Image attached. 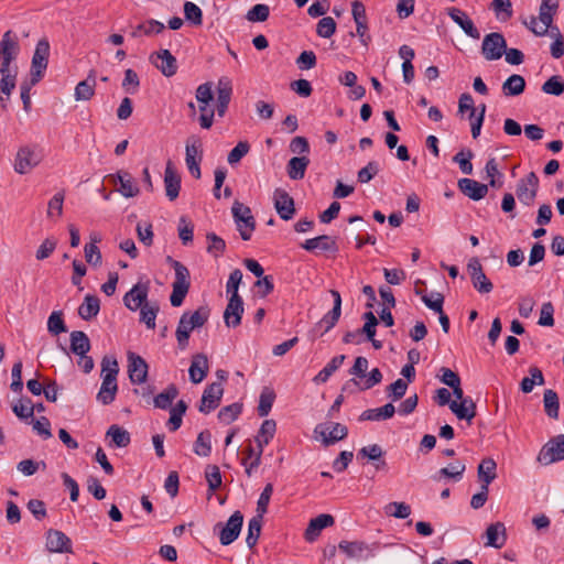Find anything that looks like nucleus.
Segmentation results:
<instances>
[{
  "instance_id": "f257e3e1",
  "label": "nucleus",
  "mask_w": 564,
  "mask_h": 564,
  "mask_svg": "<svg viewBox=\"0 0 564 564\" xmlns=\"http://www.w3.org/2000/svg\"><path fill=\"white\" fill-rule=\"evenodd\" d=\"M166 262L174 269L175 276L172 283V294L170 296L171 305L178 307L184 302L191 286V274L188 269L172 257H166Z\"/></svg>"
},
{
  "instance_id": "f03ea898",
  "label": "nucleus",
  "mask_w": 564,
  "mask_h": 564,
  "mask_svg": "<svg viewBox=\"0 0 564 564\" xmlns=\"http://www.w3.org/2000/svg\"><path fill=\"white\" fill-rule=\"evenodd\" d=\"M232 217L242 240H249L256 228L251 209L236 200L231 207Z\"/></svg>"
},
{
  "instance_id": "7ed1b4c3",
  "label": "nucleus",
  "mask_w": 564,
  "mask_h": 564,
  "mask_svg": "<svg viewBox=\"0 0 564 564\" xmlns=\"http://www.w3.org/2000/svg\"><path fill=\"white\" fill-rule=\"evenodd\" d=\"M203 160L202 141L196 135H191L186 140L185 145V163L188 172L193 177L199 180L202 176L200 163Z\"/></svg>"
},
{
  "instance_id": "20e7f679",
  "label": "nucleus",
  "mask_w": 564,
  "mask_h": 564,
  "mask_svg": "<svg viewBox=\"0 0 564 564\" xmlns=\"http://www.w3.org/2000/svg\"><path fill=\"white\" fill-rule=\"evenodd\" d=\"M19 54V43L11 31H7L0 41V74H12L10 64Z\"/></svg>"
},
{
  "instance_id": "39448f33",
  "label": "nucleus",
  "mask_w": 564,
  "mask_h": 564,
  "mask_svg": "<svg viewBox=\"0 0 564 564\" xmlns=\"http://www.w3.org/2000/svg\"><path fill=\"white\" fill-rule=\"evenodd\" d=\"M50 44L46 40L37 42L31 63V85L37 84L47 67Z\"/></svg>"
},
{
  "instance_id": "423d86ee",
  "label": "nucleus",
  "mask_w": 564,
  "mask_h": 564,
  "mask_svg": "<svg viewBox=\"0 0 564 564\" xmlns=\"http://www.w3.org/2000/svg\"><path fill=\"white\" fill-rule=\"evenodd\" d=\"M507 48L506 39L501 33L492 32L484 37L481 53L487 61H497L502 57Z\"/></svg>"
},
{
  "instance_id": "0eeeda50",
  "label": "nucleus",
  "mask_w": 564,
  "mask_h": 564,
  "mask_svg": "<svg viewBox=\"0 0 564 564\" xmlns=\"http://www.w3.org/2000/svg\"><path fill=\"white\" fill-rule=\"evenodd\" d=\"M467 270L470 275L473 286L480 294H488L492 291L494 284L485 274L482 265L478 258L469 259L467 263Z\"/></svg>"
},
{
  "instance_id": "6e6552de",
  "label": "nucleus",
  "mask_w": 564,
  "mask_h": 564,
  "mask_svg": "<svg viewBox=\"0 0 564 564\" xmlns=\"http://www.w3.org/2000/svg\"><path fill=\"white\" fill-rule=\"evenodd\" d=\"M538 460L543 465L564 460V435L550 440L540 451Z\"/></svg>"
},
{
  "instance_id": "1a4fd4ad",
  "label": "nucleus",
  "mask_w": 564,
  "mask_h": 564,
  "mask_svg": "<svg viewBox=\"0 0 564 564\" xmlns=\"http://www.w3.org/2000/svg\"><path fill=\"white\" fill-rule=\"evenodd\" d=\"M538 188L539 178L534 172H530L525 177L519 180L516 194L522 204L530 206L536 197Z\"/></svg>"
},
{
  "instance_id": "9d476101",
  "label": "nucleus",
  "mask_w": 564,
  "mask_h": 564,
  "mask_svg": "<svg viewBox=\"0 0 564 564\" xmlns=\"http://www.w3.org/2000/svg\"><path fill=\"white\" fill-rule=\"evenodd\" d=\"M314 432L322 437V442L325 446L344 440L348 434V430L345 425L334 422L318 424Z\"/></svg>"
},
{
  "instance_id": "9b49d317",
  "label": "nucleus",
  "mask_w": 564,
  "mask_h": 564,
  "mask_svg": "<svg viewBox=\"0 0 564 564\" xmlns=\"http://www.w3.org/2000/svg\"><path fill=\"white\" fill-rule=\"evenodd\" d=\"M351 13L356 23V34L361 44L367 46L371 36L368 33L366 8L360 1L356 0L351 3Z\"/></svg>"
},
{
  "instance_id": "f8f14e48",
  "label": "nucleus",
  "mask_w": 564,
  "mask_h": 564,
  "mask_svg": "<svg viewBox=\"0 0 564 564\" xmlns=\"http://www.w3.org/2000/svg\"><path fill=\"white\" fill-rule=\"evenodd\" d=\"M243 523V516L240 511H235L221 528L219 533V541L223 545L231 544L241 531Z\"/></svg>"
},
{
  "instance_id": "ddd939ff",
  "label": "nucleus",
  "mask_w": 564,
  "mask_h": 564,
  "mask_svg": "<svg viewBox=\"0 0 564 564\" xmlns=\"http://www.w3.org/2000/svg\"><path fill=\"white\" fill-rule=\"evenodd\" d=\"M224 389L220 382H213L203 392L199 412L209 413L220 404Z\"/></svg>"
},
{
  "instance_id": "4468645a",
  "label": "nucleus",
  "mask_w": 564,
  "mask_h": 564,
  "mask_svg": "<svg viewBox=\"0 0 564 564\" xmlns=\"http://www.w3.org/2000/svg\"><path fill=\"white\" fill-rule=\"evenodd\" d=\"M128 373L132 383L141 384L148 378V364L139 355L134 352L128 354Z\"/></svg>"
},
{
  "instance_id": "2eb2a0df",
  "label": "nucleus",
  "mask_w": 564,
  "mask_h": 564,
  "mask_svg": "<svg viewBox=\"0 0 564 564\" xmlns=\"http://www.w3.org/2000/svg\"><path fill=\"white\" fill-rule=\"evenodd\" d=\"M41 159L35 150L29 147L21 148L15 156L14 171L19 174L30 172L40 163Z\"/></svg>"
},
{
  "instance_id": "dca6fc26",
  "label": "nucleus",
  "mask_w": 564,
  "mask_h": 564,
  "mask_svg": "<svg viewBox=\"0 0 564 564\" xmlns=\"http://www.w3.org/2000/svg\"><path fill=\"white\" fill-rule=\"evenodd\" d=\"M46 549L51 553H72V541L64 532L50 529L46 532Z\"/></svg>"
},
{
  "instance_id": "f3484780",
  "label": "nucleus",
  "mask_w": 564,
  "mask_h": 564,
  "mask_svg": "<svg viewBox=\"0 0 564 564\" xmlns=\"http://www.w3.org/2000/svg\"><path fill=\"white\" fill-rule=\"evenodd\" d=\"M149 284L137 283L123 296V304L130 311H137L148 303Z\"/></svg>"
},
{
  "instance_id": "a211bd4d",
  "label": "nucleus",
  "mask_w": 564,
  "mask_h": 564,
  "mask_svg": "<svg viewBox=\"0 0 564 564\" xmlns=\"http://www.w3.org/2000/svg\"><path fill=\"white\" fill-rule=\"evenodd\" d=\"M274 207L283 220H290L294 214V200L289 193L282 188H276L273 194Z\"/></svg>"
},
{
  "instance_id": "6ab92c4d",
  "label": "nucleus",
  "mask_w": 564,
  "mask_h": 564,
  "mask_svg": "<svg viewBox=\"0 0 564 564\" xmlns=\"http://www.w3.org/2000/svg\"><path fill=\"white\" fill-rule=\"evenodd\" d=\"M301 247L308 252L324 251V252H337L338 246L336 238L322 235L315 238L306 239Z\"/></svg>"
},
{
  "instance_id": "aec40b11",
  "label": "nucleus",
  "mask_w": 564,
  "mask_h": 564,
  "mask_svg": "<svg viewBox=\"0 0 564 564\" xmlns=\"http://www.w3.org/2000/svg\"><path fill=\"white\" fill-rule=\"evenodd\" d=\"M447 14L449 18L462 28V30L471 39L479 40L480 32L474 25V22L469 19V17L463 10L452 7L447 9Z\"/></svg>"
},
{
  "instance_id": "412c9836",
  "label": "nucleus",
  "mask_w": 564,
  "mask_h": 564,
  "mask_svg": "<svg viewBox=\"0 0 564 564\" xmlns=\"http://www.w3.org/2000/svg\"><path fill=\"white\" fill-rule=\"evenodd\" d=\"M243 314V301L241 297H229L228 304L224 312V321L228 327H237L241 323Z\"/></svg>"
},
{
  "instance_id": "4be33fe9",
  "label": "nucleus",
  "mask_w": 564,
  "mask_h": 564,
  "mask_svg": "<svg viewBox=\"0 0 564 564\" xmlns=\"http://www.w3.org/2000/svg\"><path fill=\"white\" fill-rule=\"evenodd\" d=\"M152 63L162 74L166 77H171L177 72L176 58L171 54L169 50H162L152 56Z\"/></svg>"
},
{
  "instance_id": "5701e85b",
  "label": "nucleus",
  "mask_w": 564,
  "mask_h": 564,
  "mask_svg": "<svg viewBox=\"0 0 564 564\" xmlns=\"http://www.w3.org/2000/svg\"><path fill=\"white\" fill-rule=\"evenodd\" d=\"M458 188L473 200H480L488 193V185L471 178H460L458 181Z\"/></svg>"
},
{
  "instance_id": "b1692460",
  "label": "nucleus",
  "mask_w": 564,
  "mask_h": 564,
  "mask_svg": "<svg viewBox=\"0 0 564 564\" xmlns=\"http://www.w3.org/2000/svg\"><path fill=\"white\" fill-rule=\"evenodd\" d=\"M333 524H334V518L330 514L323 513V514H319V516L313 518L310 521V523L305 530L306 541H308V542L315 541L319 536L321 531L323 529L330 527Z\"/></svg>"
},
{
  "instance_id": "393cba45",
  "label": "nucleus",
  "mask_w": 564,
  "mask_h": 564,
  "mask_svg": "<svg viewBox=\"0 0 564 564\" xmlns=\"http://www.w3.org/2000/svg\"><path fill=\"white\" fill-rule=\"evenodd\" d=\"M208 359L204 354H196L193 356L188 373L193 383L202 382L208 373Z\"/></svg>"
},
{
  "instance_id": "a878e982",
  "label": "nucleus",
  "mask_w": 564,
  "mask_h": 564,
  "mask_svg": "<svg viewBox=\"0 0 564 564\" xmlns=\"http://www.w3.org/2000/svg\"><path fill=\"white\" fill-rule=\"evenodd\" d=\"M330 294L334 299V306L319 322L318 326L324 327V333L330 330L338 322L341 314V297L338 291L332 290Z\"/></svg>"
},
{
  "instance_id": "bb28decb",
  "label": "nucleus",
  "mask_w": 564,
  "mask_h": 564,
  "mask_svg": "<svg viewBox=\"0 0 564 564\" xmlns=\"http://www.w3.org/2000/svg\"><path fill=\"white\" fill-rule=\"evenodd\" d=\"M164 186L165 194L170 200H174L178 197L181 189V177L174 171L172 163L167 162L165 172H164Z\"/></svg>"
},
{
  "instance_id": "cd10ccee",
  "label": "nucleus",
  "mask_w": 564,
  "mask_h": 564,
  "mask_svg": "<svg viewBox=\"0 0 564 564\" xmlns=\"http://www.w3.org/2000/svg\"><path fill=\"white\" fill-rule=\"evenodd\" d=\"M232 88L229 79L220 78L217 86L216 110L219 117H223L231 99Z\"/></svg>"
},
{
  "instance_id": "c85d7f7f",
  "label": "nucleus",
  "mask_w": 564,
  "mask_h": 564,
  "mask_svg": "<svg viewBox=\"0 0 564 564\" xmlns=\"http://www.w3.org/2000/svg\"><path fill=\"white\" fill-rule=\"evenodd\" d=\"M449 409L459 420H467L470 422L476 416V404L471 398L467 397L462 402L452 401Z\"/></svg>"
},
{
  "instance_id": "c756f323",
  "label": "nucleus",
  "mask_w": 564,
  "mask_h": 564,
  "mask_svg": "<svg viewBox=\"0 0 564 564\" xmlns=\"http://www.w3.org/2000/svg\"><path fill=\"white\" fill-rule=\"evenodd\" d=\"M111 178L115 183L119 182L120 186L118 192L122 196L129 198L139 194V187L128 172H118L116 175H111Z\"/></svg>"
},
{
  "instance_id": "7c9ffc66",
  "label": "nucleus",
  "mask_w": 564,
  "mask_h": 564,
  "mask_svg": "<svg viewBox=\"0 0 564 564\" xmlns=\"http://www.w3.org/2000/svg\"><path fill=\"white\" fill-rule=\"evenodd\" d=\"M487 546L500 549L506 542V528L501 522L490 524L486 530Z\"/></svg>"
},
{
  "instance_id": "2f4dec72",
  "label": "nucleus",
  "mask_w": 564,
  "mask_h": 564,
  "mask_svg": "<svg viewBox=\"0 0 564 564\" xmlns=\"http://www.w3.org/2000/svg\"><path fill=\"white\" fill-rule=\"evenodd\" d=\"M395 413V408L392 403H387L381 408L369 409L361 413L360 421H383L391 419Z\"/></svg>"
},
{
  "instance_id": "473e14b6",
  "label": "nucleus",
  "mask_w": 564,
  "mask_h": 564,
  "mask_svg": "<svg viewBox=\"0 0 564 564\" xmlns=\"http://www.w3.org/2000/svg\"><path fill=\"white\" fill-rule=\"evenodd\" d=\"M99 311V299L96 295L87 294L78 307V315L85 321H90L98 315Z\"/></svg>"
},
{
  "instance_id": "72a5a7b5",
  "label": "nucleus",
  "mask_w": 564,
  "mask_h": 564,
  "mask_svg": "<svg viewBox=\"0 0 564 564\" xmlns=\"http://www.w3.org/2000/svg\"><path fill=\"white\" fill-rule=\"evenodd\" d=\"M310 164L307 156H294L286 165L288 176L291 180L299 181L305 176V171Z\"/></svg>"
},
{
  "instance_id": "f704fd0d",
  "label": "nucleus",
  "mask_w": 564,
  "mask_h": 564,
  "mask_svg": "<svg viewBox=\"0 0 564 564\" xmlns=\"http://www.w3.org/2000/svg\"><path fill=\"white\" fill-rule=\"evenodd\" d=\"M497 464L492 458H485L478 465L477 475L481 485L487 487L496 479Z\"/></svg>"
},
{
  "instance_id": "c9c22d12",
  "label": "nucleus",
  "mask_w": 564,
  "mask_h": 564,
  "mask_svg": "<svg viewBox=\"0 0 564 564\" xmlns=\"http://www.w3.org/2000/svg\"><path fill=\"white\" fill-rule=\"evenodd\" d=\"M118 390L117 380L102 378L100 390L97 394V400L108 405L113 402Z\"/></svg>"
},
{
  "instance_id": "e433bc0d",
  "label": "nucleus",
  "mask_w": 564,
  "mask_h": 564,
  "mask_svg": "<svg viewBox=\"0 0 564 564\" xmlns=\"http://www.w3.org/2000/svg\"><path fill=\"white\" fill-rule=\"evenodd\" d=\"M552 22L553 17H551V14L539 12V18L531 17V20L527 25L535 35L542 36L547 33Z\"/></svg>"
},
{
  "instance_id": "4c0bfd02",
  "label": "nucleus",
  "mask_w": 564,
  "mask_h": 564,
  "mask_svg": "<svg viewBox=\"0 0 564 564\" xmlns=\"http://www.w3.org/2000/svg\"><path fill=\"white\" fill-rule=\"evenodd\" d=\"M338 547L347 556L354 558H361L369 552L368 545L361 541H341Z\"/></svg>"
},
{
  "instance_id": "58836bf2",
  "label": "nucleus",
  "mask_w": 564,
  "mask_h": 564,
  "mask_svg": "<svg viewBox=\"0 0 564 564\" xmlns=\"http://www.w3.org/2000/svg\"><path fill=\"white\" fill-rule=\"evenodd\" d=\"M276 431V423L274 420H264L254 438L257 447L264 448L265 445L273 438Z\"/></svg>"
},
{
  "instance_id": "ea45409f",
  "label": "nucleus",
  "mask_w": 564,
  "mask_h": 564,
  "mask_svg": "<svg viewBox=\"0 0 564 564\" xmlns=\"http://www.w3.org/2000/svg\"><path fill=\"white\" fill-rule=\"evenodd\" d=\"M90 349V340L82 330L70 333V350L75 355H85Z\"/></svg>"
},
{
  "instance_id": "a19ab883",
  "label": "nucleus",
  "mask_w": 564,
  "mask_h": 564,
  "mask_svg": "<svg viewBox=\"0 0 564 564\" xmlns=\"http://www.w3.org/2000/svg\"><path fill=\"white\" fill-rule=\"evenodd\" d=\"M345 355H338L330 359V361L313 378L315 384L325 383L330 376L343 365Z\"/></svg>"
},
{
  "instance_id": "79ce46f5",
  "label": "nucleus",
  "mask_w": 564,
  "mask_h": 564,
  "mask_svg": "<svg viewBox=\"0 0 564 564\" xmlns=\"http://www.w3.org/2000/svg\"><path fill=\"white\" fill-rule=\"evenodd\" d=\"M524 88L525 80L518 74L509 76L502 84V93L505 96H519L524 91Z\"/></svg>"
},
{
  "instance_id": "37998d69",
  "label": "nucleus",
  "mask_w": 564,
  "mask_h": 564,
  "mask_svg": "<svg viewBox=\"0 0 564 564\" xmlns=\"http://www.w3.org/2000/svg\"><path fill=\"white\" fill-rule=\"evenodd\" d=\"M195 328L192 327L188 319H186V313H183L175 332L177 345L181 350H184L187 347L189 334Z\"/></svg>"
},
{
  "instance_id": "c03bdc74",
  "label": "nucleus",
  "mask_w": 564,
  "mask_h": 564,
  "mask_svg": "<svg viewBox=\"0 0 564 564\" xmlns=\"http://www.w3.org/2000/svg\"><path fill=\"white\" fill-rule=\"evenodd\" d=\"M95 76L93 72L88 75V78L79 82L75 87V99L76 100H89L95 94Z\"/></svg>"
},
{
  "instance_id": "a18cd8bd",
  "label": "nucleus",
  "mask_w": 564,
  "mask_h": 564,
  "mask_svg": "<svg viewBox=\"0 0 564 564\" xmlns=\"http://www.w3.org/2000/svg\"><path fill=\"white\" fill-rule=\"evenodd\" d=\"M194 453L200 457H208L212 453V434L209 431H203L198 434L194 443Z\"/></svg>"
},
{
  "instance_id": "49530a36",
  "label": "nucleus",
  "mask_w": 564,
  "mask_h": 564,
  "mask_svg": "<svg viewBox=\"0 0 564 564\" xmlns=\"http://www.w3.org/2000/svg\"><path fill=\"white\" fill-rule=\"evenodd\" d=\"M275 392L273 391V389L269 388V387H264L260 393V397H259V404H258V414L260 416H267L271 409H272V405L274 403V400H275Z\"/></svg>"
},
{
  "instance_id": "de8ad7c7",
  "label": "nucleus",
  "mask_w": 564,
  "mask_h": 564,
  "mask_svg": "<svg viewBox=\"0 0 564 564\" xmlns=\"http://www.w3.org/2000/svg\"><path fill=\"white\" fill-rule=\"evenodd\" d=\"M543 403L546 415L551 419H557L560 411L557 393L552 389L545 390L543 395Z\"/></svg>"
},
{
  "instance_id": "09e8293b",
  "label": "nucleus",
  "mask_w": 564,
  "mask_h": 564,
  "mask_svg": "<svg viewBox=\"0 0 564 564\" xmlns=\"http://www.w3.org/2000/svg\"><path fill=\"white\" fill-rule=\"evenodd\" d=\"M140 308V322L144 323L149 329L155 327V318L159 312V305L156 303H145Z\"/></svg>"
},
{
  "instance_id": "8fccbe9b",
  "label": "nucleus",
  "mask_w": 564,
  "mask_h": 564,
  "mask_svg": "<svg viewBox=\"0 0 564 564\" xmlns=\"http://www.w3.org/2000/svg\"><path fill=\"white\" fill-rule=\"evenodd\" d=\"M177 394V388L174 384L169 386L164 391H162L154 398V406L162 410L171 408Z\"/></svg>"
},
{
  "instance_id": "3c124183",
  "label": "nucleus",
  "mask_w": 564,
  "mask_h": 564,
  "mask_svg": "<svg viewBox=\"0 0 564 564\" xmlns=\"http://www.w3.org/2000/svg\"><path fill=\"white\" fill-rule=\"evenodd\" d=\"M107 436L111 437V442L116 447H127L131 441L129 432L116 424L108 429Z\"/></svg>"
},
{
  "instance_id": "603ef678",
  "label": "nucleus",
  "mask_w": 564,
  "mask_h": 564,
  "mask_svg": "<svg viewBox=\"0 0 564 564\" xmlns=\"http://www.w3.org/2000/svg\"><path fill=\"white\" fill-rule=\"evenodd\" d=\"M262 521L263 517L258 514L249 520L246 543L250 549L253 547L259 540L262 528Z\"/></svg>"
},
{
  "instance_id": "864d4df0",
  "label": "nucleus",
  "mask_w": 564,
  "mask_h": 564,
  "mask_svg": "<svg viewBox=\"0 0 564 564\" xmlns=\"http://www.w3.org/2000/svg\"><path fill=\"white\" fill-rule=\"evenodd\" d=\"M0 80V101L2 104V107L6 108L4 101L9 99L11 93L15 88L17 83V72L13 74H4L1 75Z\"/></svg>"
},
{
  "instance_id": "5fc2aeb1",
  "label": "nucleus",
  "mask_w": 564,
  "mask_h": 564,
  "mask_svg": "<svg viewBox=\"0 0 564 564\" xmlns=\"http://www.w3.org/2000/svg\"><path fill=\"white\" fill-rule=\"evenodd\" d=\"M187 404L185 401L180 400L174 408L170 411V420L167 426L172 432L178 430L182 425V416L186 412Z\"/></svg>"
},
{
  "instance_id": "6e6d98bb",
  "label": "nucleus",
  "mask_w": 564,
  "mask_h": 564,
  "mask_svg": "<svg viewBox=\"0 0 564 564\" xmlns=\"http://www.w3.org/2000/svg\"><path fill=\"white\" fill-rule=\"evenodd\" d=\"M186 313V319H188L192 327L200 328L203 327L208 318H209V308L206 306L198 307L195 312H185Z\"/></svg>"
},
{
  "instance_id": "4d7b16f0",
  "label": "nucleus",
  "mask_w": 564,
  "mask_h": 564,
  "mask_svg": "<svg viewBox=\"0 0 564 564\" xmlns=\"http://www.w3.org/2000/svg\"><path fill=\"white\" fill-rule=\"evenodd\" d=\"M473 156L474 153L471 150L463 149L454 155L453 161L459 165V169L464 174L469 175L473 173V164L470 162Z\"/></svg>"
},
{
  "instance_id": "13d9d810",
  "label": "nucleus",
  "mask_w": 564,
  "mask_h": 564,
  "mask_svg": "<svg viewBox=\"0 0 564 564\" xmlns=\"http://www.w3.org/2000/svg\"><path fill=\"white\" fill-rule=\"evenodd\" d=\"M270 15V8L268 4L259 3L248 10L246 19L249 22H264Z\"/></svg>"
},
{
  "instance_id": "bf43d9fd",
  "label": "nucleus",
  "mask_w": 564,
  "mask_h": 564,
  "mask_svg": "<svg viewBox=\"0 0 564 564\" xmlns=\"http://www.w3.org/2000/svg\"><path fill=\"white\" fill-rule=\"evenodd\" d=\"M384 511L397 519H405L411 514V507L405 502L393 501L386 506Z\"/></svg>"
},
{
  "instance_id": "052dcab7",
  "label": "nucleus",
  "mask_w": 564,
  "mask_h": 564,
  "mask_svg": "<svg viewBox=\"0 0 564 564\" xmlns=\"http://www.w3.org/2000/svg\"><path fill=\"white\" fill-rule=\"evenodd\" d=\"M184 15L185 19L194 25H200L203 23L202 9L194 2L186 1L184 3Z\"/></svg>"
},
{
  "instance_id": "680f3d73",
  "label": "nucleus",
  "mask_w": 564,
  "mask_h": 564,
  "mask_svg": "<svg viewBox=\"0 0 564 564\" xmlns=\"http://www.w3.org/2000/svg\"><path fill=\"white\" fill-rule=\"evenodd\" d=\"M47 329L52 335H58L67 330L63 313L61 311L53 312L47 319Z\"/></svg>"
},
{
  "instance_id": "e2e57ef3",
  "label": "nucleus",
  "mask_w": 564,
  "mask_h": 564,
  "mask_svg": "<svg viewBox=\"0 0 564 564\" xmlns=\"http://www.w3.org/2000/svg\"><path fill=\"white\" fill-rule=\"evenodd\" d=\"M241 410L242 405L240 403H232L218 412V419L225 424H230L239 416Z\"/></svg>"
},
{
  "instance_id": "0e129e2a",
  "label": "nucleus",
  "mask_w": 564,
  "mask_h": 564,
  "mask_svg": "<svg viewBox=\"0 0 564 564\" xmlns=\"http://www.w3.org/2000/svg\"><path fill=\"white\" fill-rule=\"evenodd\" d=\"M542 91L547 95L560 96L564 93V82L560 76L554 75L542 85Z\"/></svg>"
},
{
  "instance_id": "69168bd1",
  "label": "nucleus",
  "mask_w": 564,
  "mask_h": 564,
  "mask_svg": "<svg viewBox=\"0 0 564 564\" xmlns=\"http://www.w3.org/2000/svg\"><path fill=\"white\" fill-rule=\"evenodd\" d=\"M336 31V22L332 17L322 18L316 25L318 36L329 39Z\"/></svg>"
},
{
  "instance_id": "338daca9",
  "label": "nucleus",
  "mask_w": 564,
  "mask_h": 564,
  "mask_svg": "<svg viewBox=\"0 0 564 564\" xmlns=\"http://www.w3.org/2000/svg\"><path fill=\"white\" fill-rule=\"evenodd\" d=\"M46 468L45 462H35L33 459H23L17 465V469L24 476H32L39 469L44 470Z\"/></svg>"
},
{
  "instance_id": "774afa93",
  "label": "nucleus",
  "mask_w": 564,
  "mask_h": 564,
  "mask_svg": "<svg viewBox=\"0 0 564 564\" xmlns=\"http://www.w3.org/2000/svg\"><path fill=\"white\" fill-rule=\"evenodd\" d=\"M139 86H140V79H139L138 74L133 69L128 68L124 72V78L122 80V88L126 90V93L132 95L138 91Z\"/></svg>"
}]
</instances>
